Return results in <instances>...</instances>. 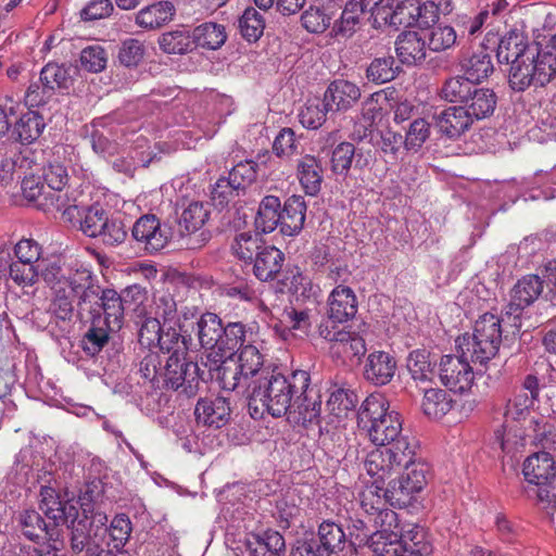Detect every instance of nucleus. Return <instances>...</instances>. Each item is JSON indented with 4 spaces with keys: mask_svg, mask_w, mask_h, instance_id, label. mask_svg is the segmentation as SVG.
<instances>
[{
    "mask_svg": "<svg viewBox=\"0 0 556 556\" xmlns=\"http://www.w3.org/2000/svg\"><path fill=\"white\" fill-rule=\"evenodd\" d=\"M192 35L186 28L167 31L159 38L160 49L167 54H184L191 50Z\"/></svg>",
    "mask_w": 556,
    "mask_h": 556,
    "instance_id": "09e8293b",
    "label": "nucleus"
},
{
    "mask_svg": "<svg viewBox=\"0 0 556 556\" xmlns=\"http://www.w3.org/2000/svg\"><path fill=\"white\" fill-rule=\"evenodd\" d=\"M54 291L55 294L51 303V311L56 318L63 321L71 320L76 314V300L73 293H70L65 287H60Z\"/></svg>",
    "mask_w": 556,
    "mask_h": 556,
    "instance_id": "69168bd1",
    "label": "nucleus"
},
{
    "mask_svg": "<svg viewBox=\"0 0 556 556\" xmlns=\"http://www.w3.org/2000/svg\"><path fill=\"white\" fill-rule=\"evenodd\" d=\"M328 105L324 99L307 101L299 114L301 124L308 129L319 128L326 122L327 113L331 111Z\"/></svg>",
    "mask_w": 556,
    "mask_h": 556,
    "instance_id": "864d4df0",
    "label": "nucleus"
},
{
    "mask_svg": "<svg viewBox=\"0 0 556 556\" xmlns=\"http://www.w3.org/2000/svg\"><path fill=\"white\" fill-rule=\"evenodd\" d=\"M400 67L395 65L391 55L374 59L366 70L368 80L375 84H384L393 80L399 74Z\"/></svg>",
    "mask_w": 556,
    "mask_h": 556,
    "instance_id": "3c124183",
    "label": "nucleus"
},
{
    "mask_svg": "<svg viewBox=\"0 0 556 556\" xmlns=\"http://www.w3.org/2000/svg\"><path fill=\"white\" fill-rule=\"evenodd\" d=\"M365 17L368 18V13L362 9L358 1L350 0L341 13L340 21L334 23V27L340 34H352Z\"/></svg>",
    "mask_w": 556,
    "mask_h": 556,
    "instance_id": "13d9d810",
    "label": "nucleus"
},
{
    "mask_svg": "<svg viewBox=\"0 0 556 556\" xmlns=\"http://www.w3.org/2000/svg\"><path fill=\"white\" fill-rule=\"evenodd\" d=\"M402 544L405 545L404 553H412L417 556H429L432 552L428 532L418 525L400 526Z\"/></svg>",
    "mask_w": 556,
    "mask_h": 556,
    "instance_id": "c9c22d12",
    "label": "nucleus"
},
{
    "mask_svg": "<svg viewBox=\"0 0 556 556\" xmlns=\"http://www.w3.org/2000/svg\"><path fill=\"white\" fill-rule=\"evenodd\" d=\"M103 290L99 285L93 286L87 290H83L74 298L76 300V316L79 320H91L100 314V302Z\"/></svg>",
    "mask_w": 556,
    "mask_h": 556,
    "instance_id": "58836bf2",
    "label": "nucleus"
},
{
    "mask_svg": "<svg viewBox=\"0 0 556 556\" xmlns=\"http://www.w3.org/2000/svg\"><path fill=\"white\" fill-rule=\"evenodd\" d=\"M331 21L332 13L327 8L309 7L301 16L303 27L313 34L324 33Z\"/></svg>",
    "mask_w": 556,
    "mask_h": 556,
    "instance_id": "052dcab7",
    "label": "nucleus"
},
{
    "mask_svg": "<svg viewBox=\"0 0 556 556\" xmlns=\"http://www.w3.org/2000/svg\"><path fill=\"white\" fill-rule=\"evenodd\" d=\"M432 119L439 131L450 139L459 138L473 124L460 105L450 106L440 113H435Z\"/></svg>",
    "mask_w": 556,
    "mask_h": 556,
    "instance_id": "5701e85b",
    "label": "nucleus"
},
{
    "mask_svg": "<svg viewBox=\"0 0 556 556\" xmlns=\"http://www.w3.org/2000/svg\"><path fill=\"white\" fill-rule=\"evenodd\" d=\"M215 353V367L222 388L226 391H235L240 383L243 374V324H229L223 328L222 339Z\"/></svg>",
    "mask_w": 556,
    "mask_h": 556,
    "instance_id": "39448f33",
    "label": "nucleus"
},
{
    "mask_svg": "<svg viewBox=\"0 0 556 556\" xmlns=\"http://www.w3.org/2000/svg\"><path fill=\"white\" fill-rule=\"evenodd\" d=\"M493 444L503 453L515 455L526 445L525 430L518 422L505 420L502 427L494 431Z\"/></svg>",
    "mask_w": 556,
    "mask_h": 556,
    "instance_id": "473e14b6",
    "label": "nucleus"
},
{
    "mask_svg": "<svg viewBox=\"0 0 556 556\" xmlns=\"http://www.w3.org/2000/svg\"><path fill=\"white\" fill-rule=\"evenodd\" d=\"M319 336L332 343V350L337 353H346L349 343L354 332L339 329L336 325H329V321H323L318 328Z\"/></svg>",
    "mask_w": 556,
    "mask_h": 556,
    "instance_id": "338daca9",
    "label": "nucleus"
},
{
    "mask_svg": "<svg viewBox=\"0 0 556 556\" xmlns=\"http://www.w3.org/2000/svg\"><path fill=\"white\" fill-rule=\"evenodd\" d=\"M285 254L275 247H264L254 258L253 273L261 281H268L276 278L280 273Z\"/></svg>",
    "mask_w": 556,
    "mask_h": 556,
    "instance_id": "7c9ffc66",
    "label": "nucleus"
},
{
    "mask_svg": "<svg viewBox=\"0 0 556 556\" xmlns=\"http://www.w3.org/2000/svg\"><path fill=\"white\" fill-rule=\"evenodd\" d=\"M39 507L52 525L58 527L61 522L68 521L77 514V508L61 501L60 494L50 485H42L40 489Z\"/></svg>",
    "mask_w": 556,
    "mask_h": 556,
    "instance_id": "b1692460",
    "label": "nucleus"
},
{
    "mask_svg": "<svg viewBox=\"0 0 556 556\" xmlns=\"http://www.w3.org/2000/svg\"><path fill=\"white\" fill-rule=\"evenodd\" d=\"M453 399L441 389L426 390L422 399V410L432 419H440L453 408Z\"/></svg>",
    "mask_w": 556,
    "mask_h": 556,
    "instance_id": "c03bdc74",
    "label": "nucleus"
},
{
    "mask_svg": "<svg viewBox=\"0 0 556 556\" xmlns=\"http://www.w3.org/2000/svg\"><path fill=\"white\" fill-rule=\"evenodd\" d=\"M298 176L304 191L308 195H316L321 189L323 166L313 155L303 156L298 164Z\"/></svg>",
    "mask_w": 556,
    "mask_h": 556,
    "instance_id": "f704fd0d",
    "label": "nucleus"
},
{
    "mask_svg": "<svg viewBox=\"0 0 556 556\" xmlns=\"http://www.w3.org/2000/svg\"><path fill=\"white\" fill-rule=\"evenodd\" d=\"M138 318L136 324L139 326L138 341L140 345L144 348L156 346L164 325H161L159 318L147 316L146 313Z\"/></svg>",
    "mask_w": 556,
    "mask_h": 556,
    "instance_id": "4d7b16f0",
    "label": "nucleus"
},
{
    "mask_svg": "<svg viewBox=\"0 0 556 556\" xmlns=\"http://www.w3.org/2000/svg\"><path fill=\"white\" fill-rule=\"evenodd\" d=\"M307 205L301 195H291L280 212V228L286 236L298 235L304 226Z\"/></svg>",
    "mask_w": 556,
    "mask_h": 556,
    "instance_id": "c756f323",
    "label": "nucleus"
},
{
    "mask_svg": "<svg viewBox=\"0 0 556 556\" xmlns=\"http://www.w3.org/2000/svg\"><path fill=\"white\" fill-rule=\"evenodd\" d=\"M358 403L357 395L350 389L338 388L333 390L327 401L328 409L337 417H345Z\"/></svg>",
    "mask_w": 556,
    "mask_h": 556,
    "instance_id": "5fc2aeb1",
    "label": "nucleus"
},
{
    "mask_svg": "<svg viewBox=\"0 0 556 556\" xmlns=\"http://www.w3.org/2000/svg\"><path fill=\"white\" fill-rule=\"evenodd\" d=\"M78 215L79 229L84 235L90 238H97L102 231V227L105 225L104 219L108 214L100 205H91L83 208L81 211L77 207V211L73 215H68L70 218Z\"/></svg>",
    "mask_w": 556,
    "mask_h": 556,
    "instance_id": "a18cd8bd",
    "label": "nucleus"
},
{
    "mask_svg": "<svg viewBox=\"0 0 556 556\" xmlns=\"http://www.w3.org/2000/svg\"><path fill=\"white\" fill-rule=\"evenodd\" d=\"M156 346L163 353H168V357L188 354L187 339L180 333V328L176 329L172 325L164 327Z\"/></svg>",
    "mask_w": 556,
    "mask_h": 556,
    "instance_id": "603ef678",
    "label": "nucleus"
},
{
    "mask_svg": "<svg viewBox=\"0 0 556 556\" xmlns=\"http://www.w3.org/2000/svg\"><path fill=\"white\" fill-rule=\"evenodd\" d=\"M395 371V358L384 351L371 352L363 367L364 379L376 387H382L391 382Z\"/></svg>",
    "mask_w": 556,
    "mask_h": 556,
    "instance_id": "aec40b11",
    "label": "nucleus"
},
{
    "mask_svg": "<svg viewBox=\"0 0 556 556\" xmlns=\"http://www.w3.org/2000/svg\"><path fill=\"white\" fill-rule=\"evenodd\" d=\"M402 467L404 471L400 477L389 480L386 488H378L377 491L378 501L383 498L396 508L413 506L430 477L429 464L416 455L402 463Z\"/></svg>",
    "mask_w": 556,
    "mask_h": 556,
    "instance_id": "20e7f679",
    "label": "nucleus"
},
{
    "mask_svg": "<svg viewBox=\"0 0 556 556\" xmlns=\"http://www.w3.org/2000/svg\"><path fill=\"white\" fill-rule=\"evenodd\" d=\"M100 302V314L108 326L118 330L122 327L125 305L121 294L113 289H104Z\"/></svg>",
    "mask_w": 556,
    "mask_h": 556,
    "instance_id": "79ce46f5",
    "label": "nucleus"
},
{
    "mask_svg": "<svg viewBox=\"0 0 556 556\" xmlns=\"http://www.w3.org/2000/svg\"><path fill=\"white\" fill-rule=\"evenodd\" d=\"M496 58L510 64L508 81L515 91L544 87L556 77V54L529 45L523 34L511 30L501 38Z\"/></svg>",
    "mask_w": 556,
    "mask_h": 556,
    "instance_id": "f03ea898",
    "label": "nucleus"
},
{
    "mask_svg": "<svg viewBox=\"0 0 556 556\" xmlns=\"http://www.w3.org/2000/svg\"><path fill=\"white\" fill-rule=\"evenodd\" d=\"M68 527L71 528V549L73 553L85 552V555H88V548L100 546L91 540L89 534L87 508H83V517H79L78 513L72 516L71 526Z\"/></svg>",
    "mask_w": 556,
    "mask_h": 556,
    "instance_id": "37998d69",
    "label": "nucleus"
},
{
    "mask_svg": "<svg viewBox=\"0 0 556 556\" xmlns=\"http://www.w3.org/2000/svg\"><path fill=\"white\" fill-rule=\"evenodd\" d=\"M316 540L330 556H333L343 549L345 533L341 525L333 520L325 519L318 526Z\"/></svg>",
    "mask_w": 556,
    "mask_h": 556,
    "instance_id": "4c0bfd02",
    "label": "nucleus"
},
{
    "mask_svg": "<svg viewBox=\"0 0 556 556\" xmlns=\"http://www.w3.org/2000/svg\"><path fill=\"white\" fill-rule=\"evenodd\" d=\"M418 448L417 443L409 438H402L390 446L375 448L369 452L364 462L366 472L374 478L372 486L377 494L378 488H386L392 475L402 468V463L408 462Z\"/></svg>",
    "mask_w": 556,
    "mask_h": 556,
    "instance_id": "6e6552de",
    "label": "nucleus"
},
{
    "mask_svg": "<svg viewBox=\"0 0 556 556\" xmlns=\"http://www.w3.org/2000/svg\"><path fill=\"white\" fill-rule=\"evenodd\" d=\"M370 151L364 152L361 148H355L352 142L342 141L337 144L330 156V168L336 175L346 177L352 164L356 169H364L370 163Z\"/></svg>",
    "mask_w": 556,
    "mask_h": 556,
    "instance_id": "6ab92c4d",
    "label": "nucleus"
},
{
    "mask_svg": "<svg viewBox=\"0 0 556 556\" xmlns=\"http://www.w3.org/2000/svg\"><path fill=\"white\" fill-rule=\"evenodd\" d=\"M162 361L156 352L149 350L138 364V372L144 381L152 383L154 388L161 387Z\"/></svg>",
    "mask_w": 556,
    "mask_h": 556,
    "instance_id": "680f3d73",
    "label": "nucleus"
},
{
    "mask_svg": "<svg viewBox=\"0 0 556 556\" xmlns=\"http://www.w3.org/2000/svg\"><path fill=\"white\" fill-rule=\"evenodd\" d=\"M42 178L51 194L50 205L58 211L63 210L65 215H73L77 205L68 204L67 192H64L68 181L66 168L60 163L49 164L43 168Z\"/></svg>",
    "mask_w": 556,
    "mask_h": 556,
    "instance_id": "f3484780",
    "label": "nucleus"
},
{
    "mask_svg": "<svg viewBox=\"0 0 556 556\" xmlns=\"http://www.w3.org/2000/svg\"><path fill=\"white\" fill-rule=\"evenodd\" d=\"M320 410V394L318 390L309 384L305 388V392L303 394L296 393L291 403V407L286 415L291 424L309 428L313 425L319 424Z\"/></svg>",
    "mask_w": 556,
    "mask_h": 556,
    "instance_id": "4468645a",
    "label": "nucleus"
},
{
    "mask_svg": "<svg viewBox=\"0 0 556 556\" xmlns=\"http://www.w3.org/2000/svg\"><path fill=\"white\" fill-rule=\"evenodd\" d=\"M105 119V117L94 119L90 125V129H86L90 136L92 150L104 157L112 156L116 151V143L98 129L99 126H104Z\"/></svg>",
    "mask_w": 556,
    "mask_h": 556,
    "instance_id": "0e129e2a",
    "label": "nucleus"
},
{
    "mask_svg": "<svg viewBox=\"0 0 556 556\" xmlns=\"http://www.w3.org/2000/svg\"><path fill=\"white\" fill-rule=\"evenodd\" d=\"M280 200L275 195L265 197L258 205L254 225L256 230L268 233L280 224Z\"/></svg>",
    "mask_w": 556,
    "mask_h": 556,
    "instance_id": "a19ab883",
    "label": "nucleus"
},
{
    "mask_svg": "<svg viewBox=\"0 0 556 556\" xmlns=\"http://www.w3.org/2000/svg\"><path fill=\"white\" fill-rule=\"evenodd\" d=\"M359 97L361 90L355 84L339 79L328 86L324 100L329 103L331 111H346L357 102Z\"/></svg>",
    "mask_w": 556,
    "mask_h": 556,
    "instance_id": "cd10ccee",
    "label": "nucleus"
},
{
    "mask_svg": "<svg viewBox=\"0 0 556 556\" xmlns=\"http://www.w3.org/2000/svg\"><path fill=\"white\" fill-rule=\"evenodd\" d=\"M375 531L368 536L366 544L375 556H397L404 552L400 534L397 514L389 508H377L370 515Z\"/></svg>",
    "mask_w": 556,
    "mask_h": 556,
    "instance_id": "1a4fd4ad",
    "label": "nucleus"
},
{
    "mask_svg": "<svg viewBox=\"0 0 556 556\" xmlns=\"http://www.w3.org/2000/svg\"><path fill=\"white\" fill-rule=\"evenodd\" d=\"M416 0H393L376 12L372 21L374 28L393 26L399 28L416 26Z\"/></svg>",
    "mask_w": 556,
    "mask_h": 556,
    "instance_id": "a211bd4d",
    "label": "nucleus"
},
{
    "mask_svg": "<svg viewBox=\"0 0 556 556\" xmlns=\"http://www.w3.org/2000/svg\"><path fill=\"white\" fill-rule=\"evenodd\" d=\"M544 281L538 275L520 278L510 291V300L503 309V320L514 331L521 328V316L525 308L533 304L543 291Z\"/></svg>",
    "mask_w": 556,
    "mask_h": 556,
    "instance_id": "9d476101",
    "label": "nucleus"
},
{
    "mask_svg": "<svg viewBox=\"0 0 556 556\" xmlns=\"http://www.w3.org/2000/svg\"><path fill=\"white\" fill-rule=\"evenodd\" d=\"M237 164L230 172L228 177H220L211 191V200L215 207L223 210L231 207L235 214L240 213L241 192L243 191V175Z\"/></svg>",
    "mask_w": 556,
    "mask_h": 556,
    "instance_id": "2eb2a0df",
    "label": "nucleus"
},
{
    "mask_svg": "<svg viewBox=\"0 0 556 556\" xmlns=\"http://www.w3.org/2000/svg\"><path fill=\"white\" fill-rule=\"evenodd\" d=\"M522 473L527 481L526 496L545 508H556V465L552 455L547 452L530 455L523 463Z\"/></svg>",
    "mask_w": 556,
    "mask_h": 556,
    "instance_id": "0eeeda50",
    "label": "nucleus"
},
{
    "mask_svg": "<svg viewBox=\"0 0 556 556\" xmlns=\"http://www.w3.org/2000/svg\"><path fill=\"white\" fill-rule=\"evenodd\" d=\"M132 238L142 244L148 253L164 249L168 242L176 240V232L167 223H162L155 215L139 217L131 228Z\"/></svg>",
    "mask_w": 556,
    "mask_h": 556,
    "instance_id": "f8f14e48",
    "label": "nucleus"
},
{
    "mask_svg": "<svg viewBox=\"0 0 556 556\" xmlns=\"http://www.w3.org/2000/svg\"><path fill=\"white\" fill-rule=\"evenodd\" d=\"M198 422L208 427H223L230 416V406L227 399L219 396L215 400L201 399L194 409Z\"/></svg>",
    "mask_w": 556,
    "mask_h": 556,
    "instance_id": "a878e982",
    "label": "nucleus"
},
{
    "mask_svg": "<svg viewBox=\"0 0 556 556\" xmlns=\"http://www.w3.org/2000/svg\"><path fill=\"white\" fill-rule=\"evenodd\" d=\"M427 37L415 30L400 34L395 40L397 59L405 65H419L427 56Z\"/></svg>",
    "mask_w": 556,
    "mask_h": 556,
    "instance_id": "4be33fe9",
    "label": "nucleus"
},
{
    "mask_svg": "<svg viewBox=\"0 0 556 556\" xmlns=\"http://www.w3.org/2000/svg\"><path fill=\"white\" fill-rule=\"evenodd\" d=\"M208 210L202 202H191L181 213L178 219L176 239L184 238L187 235L199 230L208 218Z\"/></svg>",
    "mask_w": 556,
    "mask_h": 556,
    "instance_id": "e433bc0d",
    "label": "nucleus"
},
{
    "mask_svg": "<svg viewBox=\"0 0 556 556\" xmlns=\"http://www.w3.org/2000/svg\"><path fill=\"white\" fill-rule=\"evenodd\" d=\"M329 325L342 324L353 318L357 313V300L350 287H336L328 299Z\"/></svg>",
    "mask_w": 556,
    "mask_h": 556,
    "instance_id": "412c9836",
    "label": "nucleus"
},
{
    "mask_svg": "<svg viewBox=\"0 0 556 556\" xmlns=\"http://www.w3.org/2000/svg\"><path fill=\"white\" fill-rule=\"evenodd\" d=\"M502 323H505L503 317L500 318L494 314L485 313L476 320L471 336L501 343L503 333Z\"/></svg>",
    "mask_w": 556,
    "mask_h": 556,
    "instance_id": "6e6d98bb",
    "label": "nucleus"
},
{
    "mask_svg": "<svg viewBox=\"0 0 556 556\" xmlns=\"http://www.w3.org/2000/svg\"><path fill=\"white\" fill-rule=\"evenodd\" d=\"M97 285L98 283L91 270L87 267L79 266L76 268H67L64 287L70 291V293H73V295Z\"/></svg>",
    "mask_w": 556,
    "mask_h": 556,
    "instance_id": "e2e57ef3",
    "label": "nucleus"
},
{
    "mask_svg": "<svg viewBox=\"0 0 556 556\" xmlns=\"http://www.w3.org/2000/svg\"><path fill=\"white\" fill-rule=\"evenodd\" d=\"M225 27L215 23H204L192 31V40L199 47L216 50L226 41Z\"/></svg>",
    "mask_w": 556,
    "mask_h": 556,
    "instance_id": "de8ad7c7",
    "label": "nucleus"
},
{
    "mask_svg": "<svg viewBox=\"0 0 556 556\" xmlns=\"http://www.w3.org/2000/svg\"><path fill=\"white\" fill-rule=\"evenodd\" d=\"M248 379V407L253 419L262 418L265 413L273 417L285 416L296 393L303 394L311 382L306 370H294L289 376L275 374L266 354H263V349L254 344L245 345V380Z\"/></svg>",
    "mask_w": 556,
    "mask_h": 556,
    "instance_id": "f257e3e1",
    "label": "nucleus"
},
{
    "mask_svg": "<svg viewBox=\"0 0 556 556\" xmlns=\"http://www.w3.org/2000/svg\"><path fill=\"white\" fill-rule=\"evenodd\" d=\"M459 65L464 73V75H460L462 78L476 85L486 79L494 71L491 54L485 49L473 52L469 56H464Z\"/></svg>",
    "mask_w": 556,
    "mask_h": 556,
    "instance_id": "c85d7f7f",
    "label": "nucleus"
},
{
    "mask_svg": "<svg viewBox=\"0 0 556 556\" xmlns=\"http://www.w3.org/2000/svg\"><path fill=\"white\" fill-rule=\"evenodd\" d=\"M46 127L43 117L35 111L23 114L15 123L13 134L23 144L37 140Z\"/></svg>",
    "mask_w": 556,
    "mask_h": 556,
    "instance_id": "ea45409f",
    "label": "nucleus"
},
{
    "mask_svg": "<svg viewBox=\"0 0 556 556\" xmlns=\"http://www.w3.org/2000/svg\"><path fill=\"white\" fill-rule=\"evenodd\" d=\"M131 531L132 527L129 517L125 514L116 515L112 519L109 528H105V532H108L110 538L108 546L112 544V549L115 553L126 552L124 546L128 542Z\"/></svg>",
    "mask_w": 556,
    "mask_h": 556,
    "instance_id": "8fccbe9b",
    "label": "nucleus"
},
{
    "mask_svg": "<svg viewBox=\"0 0 556 556\" xmlns=\"http://www.w3.org/2000/svg\"><path fill=\"white\" fill-rule=\"evenodd\" d=\"M430 123L425 118L418 117L409 123L404 138V149L406 151L417 152L429 139Z\"/></svg>",
    "mask_w": 556,
    "mask_h": 556,
    "instance_id": "bf43d9fd",
    "label": "nucleus"
},
{
    "mask_svg": "<svg viewBox=\"0 0 556 556\" xmlns=\"http://www.w3.org/2000/svg\"><path fill=\"white\" fill-rule=\"evenodd\" d=\"M458 351L475 364H486L498 352L501 343L491 342L485 338H479L470 334H465L458 338Z\"/></svg>",
    "mask_w": 556,
    "mask_h": 556,
    "instance_id": "bb28decb",
    "label": "nucleus"
},
{
    "mask_svg": "<svg viewBox=\"0 0 556 556\" xmlns=\"http://www.w3.org/2000/svg\"><path fill=\"white\" fill-rule=\"evenodd\" d=\"M105 225L102 227V231L97 238H99L103 244L114 247L123 243L127 238V229L121 218L109 217L104 219Z\"/></svg>",
    "mask_w": 556,
    "mask_h": 556,
    "instance_id": "774afa93",
    "label": "nucleus"
},
{
    "mask_svg": "<svg viewBox=\"0 0 556 556\" xmlns=\"http://www.w3.org/2000/svg\"><path fill=\"white\" fill-rule=\"evenodd\" d=\"M470 359L463 355H444L439 366V378L443 386L453 392L468 391L475 379Z\"/></svg>",
    "mask_w": 556,
    "mask_h": 556,
    "instance_id": "ddd939ff",
    "label": "nucleus"
},
{
    "mask_svg": "<svg viewBox=\"0 0 556 556\" xmlns=\"http://www.w3.org/2000/svg\"><path fill=\"white\" fill-rule=\"evenodd\" d=\"M357 425L369 440L378 446H390L401 435L402 421L396 412H389V404L381 395L371 394L362 403Z\"/></svg>",
    "mask_w": 556,
    "mask_h": 556,
    "instance_id": "7ed1b4c3",
    "label": "nucleus"
},
{
    "mask_svg": "<svg viewBox=\"0 0 556 556\" xmlns=\"http://www.w3.org/2000/svg\"><path fill=\"white\" fill-rule=\"evenodd\" d=\"M115 329L108 326L102 316H97L90 320V326L84 334L80 346L88 356H97L109 343L110 332Z\"/></svg>",
    "mask_w": 556,
    "mask_h": 556,
    "instance_id": "2f4dec72",
    "label": "nucleus"
},
{
    "mask_svg": "<svg viewBox=\"0 0 556 556\" xmlns=\"http://www.w3.org/2000/svg\"><path fill=\"white\" fill-rule=\"evenodd\" d=\"M198 338L201 346L212 350L217 346L223 334L222 321L216 314L205 313L198 321Z\"/></svg>",
    "mask_w": 556,
    "mask_h": 556,
    "instance_id": "49530a36",
    "label": "nucleus"
},
{
    "mask_svg": "<svg viewBox=\"0 0 556 556\" xmlns=\"http://www.w3.org/2000/svg\"><path fill=\"white\" fill-rule=\"evenodd\" d=\"M200 368L197 363L187 359V355L167 357L162 369L161 384L180 391L188 397L194 396L199 390Z\"/></svg>",
    "mask_w": 556,
    "mask_h": 556,
    "instance_id": "9b49d317",
    "label": "nucleus"
},
{
    "mask_svg": "<svg viewBox=\"0 0 556 556\" xmlns=\"http://www.w3.org/2000/svg\"><path fill=\"white\" fill-rule=\"evenodd\" d=\"M176 8L170 1H157L139 10L135 23L146 30H156L174 20Z\"/></svg>",
    "mask_w": 556,
    "mask_h": 556,
    "instance_id": "393cba45",
    "label": "nucleus"
},
{
    "mask_svg": "<svg viewBox=\"0 0 556 556\" xmlns=\"http://www.w3.org/2000/svg\"><path fill=\"white\" fill-rule=\"evenodd\" d=\"M440 96L448 102L459 103L472 122L493 115L497 104V96L493 89L479 87L462 76L446 79Z\"/></svg>",
    "mask_w": 556,
    "mask_h": 556,
    "instance_id": "423d86ee",
    "label": "nucleus"
},
{
    "mask_svg": "<svg viewBox=\"0 0 556 556\" xmlns=\"http://www.w3.org/2000/svg\"><path fill=\"white\" fill-rule=\"evenodd\" d=\"M243 496V486L240 483L227 485L220 493V502L224 505V511L229 516L231 525L227 529L226 545L229 549L228 556H241L243 549L241 540L237 539L232 531L235 522L242 519L241 497Z\"/></svg>",
    "mask_w": 556,
    "mask_h": 556,
    "instance_id": "dca6fc26",
    "label": "nucleus"
},
{
    "mask_svg": "<svg viewBox=\"0 0 556 556\" xmlns=\"http://www.w3.org/2000/svg\"><path fill=\"white\" fill-rule=\"evenodd\" d=\"M20 525L23 534L31 540L41 539L53 540L56 534V527L51 522H46L41 515L34 509H26L20 515Z\"/></svg>",
    "mask_w": 556,
    "mask_h": 556,
    "instance_id": "72a5a7b5",
    "label": "nucleus"
}]
</instances>
